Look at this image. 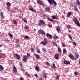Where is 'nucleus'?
<instances>
[{
	"label": "nucleus",
	"mask_w": 80,
	"mask_h": 80,
	"mask_svg": "<svg viewBox=\"0 0 80 80\" xmlns=\"http://www.w3.org/2000/svg\"><path fill=\"white\" fill-rule=\"evenodd\" d=\"M46 36L47 37H50V39H52V35L48 33H47Z\"/></svg>",
	"instance_id": "8"
},
{
	"label": "nucleus",
	"mask_w": 80,
	"mask_h": 80,
	"mask_svg": "<svg viewBox=\"0 0 80 80\" xmlns=\"http://www.w3.org/2000/svg\"><path fill=\"white\" fill-rule=\"evenodd\" d=\"M2 45H0V47H2Z\"/></svg>",
	"instance_id": "62"
},
{
	"label": "nucleus",
	"mask_w": 80,
	"mask_h": 80,
	"mask_svg": "<svg viewBox=\"0 0 80 80\" xmlns=\"http://www.w3.org/2000/svg\"><path fill=\"white\" fill-rule=\"evenodd\" d=\"M74 9H75V10L76 12H78V9H77V8L76 7H74Z\"/></svg>",
	"instance_id": "33"
},
{
	"label": "nucleus",
	"mask_w": 80,
	"mask_h": 80,
	"mask_svg": "<svg viewBox=\"0 0 80 80\" xmlns=\"http://www.w3.org/2000/svg\"><path fill=\"white\" fill-rule=\"evenodd\" d=\"M17 47H18V48H19V47H20V45H18V46Z\"/></svg>",
	"instance_id": "61"
},
{
	"label": "nucleus",
	"mask_w": 80,
	"mask_h": 80,
	"mask_svg": "<svg viewBox=\"0 0 80 80\" xmlns=\"http://www.w3.org/2000/svg\"><path fill=\"white\" fill-rule=\"evenodd\" d=\"M64 64H70V62L68 61H64Z\"/></svg>",
	"instance_id": "14"
},
{
	"label": "nucleus",
	"mask_w": 80,
	"mask_h": 80,
	"mask_svg": "<svg viewBox=\"0 0 80 80\" xmlns=\"http://www.w3.org/2000/svg\"><path fill=\"white\" fill-rule=\"evenodd\" d=\"M35 57L36 58L39 59L40 58V56L38 54H35Z\"/></svg>",
	"instance_id": "18"
},
{
	"label": "nucleus",
	"mask_w": 80,
	"mask_h": 80,
	"mask_svg": "<svg viewBox=\"0 0 80 80\" xmlns=\"http://www.w3.org/2000/svg\"><path fill=\"white\" fill-rule=\"evenodd\" d=\"M75 57L76 58H78V57L79 55H78V53L76 52L75 53Z\"/></svg>",
	"instance_id": "17"
},
{
	"label": "nucleus",
	"mask_w": 80,
	"mask_h": 80,
	"mask_svg": "<svg viewBox=\"0 0 80 80\" xmlns=\"http://www.w3.org/2000/svg\"><path fill=\"white\" fill-rule=\"evenodd\" d=\"M24 28L25 29H28V26L25 25L24 27Z\"/></svg>",
	"instance_id": "36"
},
{
	"label": "nucleus",
	"mask_w": 80,
	"mask_h": 80,
	"mask_svg": "<svg viewBox=\"0 0 80 80\" xmlns=\"http://www.w3.org/2000/svg\"><path fill=\"white\" fill-rule=\"evenodd\" d=\"M44 77L45 78H46L47 77V74H44Z\"/></svg>",
	"instance_id": "46"
},
{
	"label": "nucleus",
	"mask_w": 80,
	"mask_h": 80,
	"mask_svg": "<svg viewBox=\"0 0 80 80\" xmlns=\"http://www.w3.org/2000/svg\"><path fill=\"white\" fill-rule=\"evenodd\" d=\"M42 24H43V25H45V22H44L42 20H40L39 21V26H42Z\"/></svg>",
	"instance_id": "4"
},
{
	"label": "nucleus",
	"mask_w": 80,
	"mask_h": 80,
	"mask_svg": "<svg viewBox=\"0 0 80 80\" xmlns=\"http://www.w3.org/2000/svg\"><path fill=\"white\" fill-rule=\"evenodd\" d=\"M13 22H14V24H15V25H17V24H18L17 22V21H16L14 20Z\"/></svg>",
	"instance_id": "31"
},
{
	"label": "nucleus",
	"mask_w": 80,
	"mask_h": 80,
	"mask_svg": "<svg viewBox=\"0 0 80 80\" xmlns=\"http://www.w3.org/2000/svg\"><path fill=\"white\" fill-rule=\"evenodd\" d=\"M31 51L32 52H34V51H33V48H31Z\"/></svg>",
	"instance_id": "47"
},
{
	"label": "nucleus",
	"mask_w": 80,
	"mask_h": 80,
	"mask_svg": "<svg viewBox=\"0 0 80 80\" xmlns=\"http://www.w3.org/2000/svg\"><path fill=\"white\" fill-rule=\"evenodd\" d=\"M73 21L76 25H77L78 27H80V22H79V21L77 20V18H73Z\"/></svg>",
	"instance_id": "1"
},
{
	"label": "nucleus",
	"mask_w": 80,
	"mask_h": 80,
	"mask_svg": "<svg viewBox=\"0 0 80 80\" xmlns=\"http://www.w3.org/2000/svg\"><path fill=\"white\" fill-rule=\"evenodd\" d=\"M48 2L50 5H52L53 3L54 5H57V2L54 0H48Z\"/></svg>",
	"instance_id": "2"
},
{
	"label": "nucleus",
	"mask_w": 80,
	"mask_h": 80,
	"mask_svg": "<svg viewBox=\"0 0 80 80\" xmlns=\"http://www.w3.org/2000/svg\"><path fill=\"white\" fill-rule=\"evenodd\" d=\"M56 30L57 32H59L60 30V27L57 26L56 28Z\"/></svg>",
	"instance_id": "16"
},
{
	"label": "nucleus",
	"mask_w": 80,
	"mask_h": 80,
	"mask_svg": "<svg viewBox=\"0 0 80 80\" xmlns=\"http://www.w3.org/2000/svg\"><path fill=\"white\" fill-rule=\"evenodd\" d=\"M29 37L28 36L26 35L24 36V39H27L29 38Z\"/></svg>",
	"instance_id": "26"
},
{
	"label": "nucleus",
	"mask_w": 80,
	"mask_h": 80,
	"mask_svg": "<svg viewBox=\"0 0 80 80\" xmlns=\"http://www.w3.org/2000/svg\"><path fill=\"white\" fill-rule=\"evenodd\" d=\"M59 57H60V55L58 54H56L54 55V58L55 59H56V60H58V59Z\"/></svg>",
	"instance_id": "7"
},
{
	"label": "nucleus",
	"mask_w": 80,
	"mask_h": 80,
	"mask_svg": "<svg viewBox=\"0 0 80 80\" xmlns=\"http://www.w3.org/2000/svg\"><path fill=\"white\" fill-rule=\"evenodd\" d=\"M15 10H18V8L15 7Z\"/></svg>",
	"instance_id": "48"
},
{
	"label": "nucleus",
	"mask_w": 80,
	"mask_h": 80,
	"mask_svg": "<svg viewBox=\"0 0 80 80\" xmlns=\"http://www.w3.org/2000/svg\"><path fill=\"white\" fill-rule=\"evenodd\" d=\"M79 7L80 8V6H79Z\"/></svg>",
	"instance_id": "64"
},
{
	"label": "nucleus",
	"mask_w": 80,
	"mask_h": 80,
	"mask_svg": "<svg viewBox=\"0 0 80 80\" xmlns=\"http://www.w3.org/2000/svg\"><path fill=\"white\" fill-rule=\"evenodd\" d=\"M63 52L64 53H65V52H67V50L65 48H64L63 49Z\"/></svg>",
	"instance_id": "29"
},
{
	"label": "nucleus",
	"mask_w": 80,
	"mask_h": 80,
	"mask_svg": "<svg viewBox=\"0 0 80 80\" xmlns=\"http://www.w3.org/2000/svg\"><path fill=\"white\" fill-rule=\"evenodd\" d=\"M68 37L70 39H72V36L70 34H68Z\"/></svg>",
	"instance_id": "27"
},
{
	"label": "nucleus",
	"mask_w": 80,
	"mask_h": 80,
	"mask_svg": "<svg viewBox=\"0 0 80 80\" xmlns=\"http://www.w3.org/2000/svg\"><path fill=\"white\" fill-rule=\"evenodd\" d=\"M20 67H22V63H20Z\"/></svg>",
	"instance_id": "54"
},
{
	"label": "nucleus",
	"mask_w": 80,
	"mask_h": 80,
	"mask_svg": "<svg viewBox=\"0 0 80 80\" xmlns=\"http://www.w3.org/2000/svg\"><path fill=\"white\" fill-rule=\"evenodd\" d=\"M38 33H39L41 35H45V32L42 30H39L38 31Z\"/></svg>",
	"instance_id": "5"
},
{
	"label": "nucleus",
	"mask_w": 80,
	"mask_h": 80,
	"mask_svg": "<svg viewBox=\"0 0 80 80\" xmlns=\"http://www.w3.org/2000/svg\"><path fill=\"white\" fill-rule=\"evenodd\" d=\"M42 51L44 52H46V49L45 48H42Z\"/></svg>",
	"instance_id": "39"
},
{
	"label": "nucleus",
	"mask_w": 80,
	"mask_h": 80,
	"mask_svg": "<svg viewBox=\"0 0 80 80\" xmlns=\"http://www.w3.org/2000/svg\"><path fill=\"white\" fill-rule=\"evenodd\" d=\"M14 55L17 58V59H18V60H20V56L16 54H15Z\"/></svg>",
	"instance_id": "13"
},
{
	"label": "nucleus",
	"mask_w": 80,
	"mask_h": 80,
	"mask_svg": "<svg viewBox=\"0 0 80 80\" xmlns=\"http://www.w3.org/2000/svg\"><path fill=\"white\" fill-rule=\"evenodd\" d=\"M10 7L8 6L7 8V10H10Z\"/></svg>",
	"instance_id": "49"
},
{
	"label": "nucleus",
	"mask_w": 80,
	"mask_h": 80,
	"mask_svg": "<svg viewBox=\"0 0 80 80\" xmlns=\"http://www.w3.org/2000/svg\"><path fill=\"white\" fill-rule=\"evenodd\" d=\"M76 3L78 5H80V2L79 0H77L76 1Z\"/></svg>",
	"instance_id": "19"
},
{
	"label": "nucleus",
	"mask_w": 80,
	"mask_h": 80,
	"mask_svg": "<svg viewBox=\"0 0 80 80\" xmlns=\"http://www.w3.org/2000/svg\"><path fill=\"white\" fill-rule=\"evenodd\" d=\"M7 6L8 7H10V6H11V4L10 2H8L7 3Z\"/></svg>",
	"instance_id": "23"
},
{
	"label": "nucleus",
	"mask_w": 80,
	"mask_h": 80,
	"mask_svg": "<svg viewBox=\"0 0 80 80\" xmlns=\"http://www.w3.org/2000/svg\"><path fill=\"white\" fill-rule=\"evenodd\" d=\"M52 18L53 19H54V20H55L56 18H55V16H52Z\"/></svg>",
	"instance_id": "40"
},
{
	"label": "nucleus",
	"mask_w": 80,
	"mask_h": 80,
	"mask_svg": "<svg viewBox=\"0 0 80 80\" xmlns=\"http://www.w3.org/2000/svg\"><path fill=\"white\" fill-rule=\"evenodd\" d=\"M73 43L74 45H77V43H76V42H73Z\"/></svg>",
	"instance_id": "45"
},
{
	"label": "nucleus",
	"mask_w": 80,
	"mask_h": 80,
	"mask_svg": "<svg viewBox=\"0 0 80 80\" xmlns=\"http://www.w3.org/2000/svg\"><path fill=\"white\" fill-rule=\"evenodd\" d=\"M48 20H49V21L50 22H53L54 21V20H53V19H50V18H48Z\"/></svg>",
	"instance_id": "24"
},
{
	"label": "nucleus",
	"mask_w": 80,
	"mask_h": 80,
	"mask_svg": "<svg viewBox=\"0 0 80 80\" xmlns=\"http://www.w3.org/2000/svg\"><path fill=\"white\" fill-rule=\"evenodd\" d=\"M52 67L53 68H56L55 64H52Z\"/></svg>",
	"instance_id": "30"
},
{
	"label": "nucleus",
	"mask_w": 80,
	"mask_h": 80,
	"mask_svg": "<svg viewBox=\"0 0 80 80\" xmlns=\"http://www.w3.org/2000/svg\"><path fill=\"white\" fill-rule=\"evenodd\" d=\"M71 15H72L71 12H68L66 16L68 18H69L71 16Z\"/></svg>",
	"instance_id": "11"
},
{
	"label": "nucleus",
	"mask_w": 80,
	"mask_h": 80,
	"mask_svg": "<svg viewBox=\"0 0 80 80\" xmlns=\"http://www.w3.org/2000/svg\"><path fill=\"white\" fill-rule=\"evenodd\" d=\"M19 79L20 80H25V79H24V78L22 77L20 78Z\"/></svg>",
	"instance_id": "42"
},
{
	"label": "nucleus",
	"mask_w": 80,
	"mask_h": 80,
	"mask_svg": "<svg viewBox=\"0 0 80 80\" xmlns=\"http://www.w3.org/2000/svg\"><path fill=\"white\" fill-rule=\"evenodd\" d=\"M74 74L75 75H78V73L77 72H74Z\"/></svg>",
	"instance_id": "50"
},
{
	"label": "nucleus",
	"mask_w": 80,
	"mask_h": 80,
	"mask_svg": "<svg viewBox=\"0 0 80 80\" xmlns=\"http://www.w3.org/2000/svg\"><path fill=\"white\" fill-rule=\"evenodd\" d=\"M45 10H47V11H50V9L49 7H46L45 8Z\"/></svg>",
	"instance_id": "20"
},
{
	"label": "nucleus",
	"mask_w": 80,
	"mask_h": 80,
	"mask_svg": "<svg viewBox=\"0 0 80 80\" xmlns=\"http://www.w3.org/2000/svg\"><path fill=\"white\" fill-rule=\"evenodd\" d=\"M46 64H47V65H50V63L48 62H46Z\"/></svg>",
	"instance_id": "43"
},
{
	"label": "nucleus",
	"mask_w": 80,
	"mask_h": 80,
	"mask_svg": "<svg viewBox=\"0 0 80 80\" xmlns=\"http://www.w3.org/2000/svg\"><path fill=\"white\" fill-rule=\"evenodd\" d=\"M48 25L49 27H50V28H51L52 27V25H50V24H48Z\"/></svg>",
	"instance_id": "53"
},
{
	"label": "nucleus",
	"mask_w": 80,
	"mask_h": 80,
	"mask_svg": "<svg viewBox=\"0 0 80 80\" xmlns=\"http://www.w3.org/2000/svg\"><path fill=\"white\" fill-rule=\"evenodd\" d=\"M43 17H46V15H45V14H43Z\"/></svg>",
	"instance_id": "57"
},
{
	"label": "nucleus",
	"mask_w": 80,
	"mask_h": 80,
	"mask_svg": "<svg viewBox=\"0 0 80 80\" xmlns=\"http://www.w3.org/2000/svg\"><path fill=\"white\" fill-rule=\"evenodd\" d=\"M0 69H1V70H3L4 69L2 65H0Z\"/></svg>",
	"instance_id": "21"
},
{
	"label": "nucleus",
	"mask_w": 80,
	"mask_h": 80,
	"mask_svg": "<svg viewBox=\"0 0 80 80\" xmlns=\"http://www.w3.org/2000/svg\"><path fill=\"white\" fill-rule=\"evenodd\" d=\"M27 56H24L23 58V61L24 62H26L27 60Z\"/></svg>",
	"instance_id": "12"
},
{
	"label": "nucleus",
	"mask_w": 80,
	"mask_h": 80,
	"mask_svg": "<svg viewBox=\"0 0 80 80\" xmlns=\"http://www.w3.org/2000/svg\"><path fill=\"white\" fill-rule=\"evenodd\" d=\"M62 47H65V44H64V43H62Z\"/></svg>",
	"instance_id": "44"
},
{
	"label": "nucleus",
	"mask_w": 80,
	"mask_h": 80,
	"mask_svg": "<svg viewBox=\"0 0 80 80\" xmlns=\"http://www.w3.org/2000/svg\"><path fill=\"white\" fill-rule=\"evenodd\" d=\"M35 68L37 71H38V70H39V67H36Z\"/></svg>",
	"instance_id": "28"
},
{
	"label": "nucleus",
	"mask_w": 80,
	"mask_h": 80,
	"mask_svg": "<svg viewBox=\"0 0 80 80\" xmlns=\"http://www.w3.org/2000/svg\"><path fill=\"white\" fill-rule=\"evenodd\" d=\"M27 55L28 57H30V53H27Z\"/></svg>",
	"instance_id": "51"
},
{
	"label": "nucleus",
	"mask_w": 80,
	"mask_h": 80,
	"mask_svg": "<svg viewBox=\"0 0 80 80\" xmlns=\"http://www.w3.org/2000/svg\"><path fill=\"white\" fill-rule=\"evenodd\" d=\"M68 32H69L70 33L71 32V31H70V30H68Z\"/></svg>",
	"instance_id": "59"
},
{
	"label": "nucleus",
	"mask_w": 80,
	"mask_h": 80,
	"mask_svg": "<svg viewBox=\"0 0 80 80\" xmlns=\"http://www.w3.org/2000/svg\"><path fill=\"white\" fill-rule=\"evenodd\" d=\"M36 77H37V78H38V75H37V74H35V75H34Z\"/></svg>",
	"instance_id": "52"
},
{
	"label": "nucleus",
	"mask_w": 80,
	"mask_h": 80,
	"mask_svg": "<svg viewBox=\"0 0 80 80\" xmlns=\"http://www.w3.org/2000/svg\"><path fill=\"white\" fill-rule=\"evenodd\" d=\"M56 78H57L58 79H59V76H57V77H56Z\"/></svg>",
	"instance_id": "56"
},
{
	"label": "nucleus",
	"mask_w": 80,
	"mask_h": 80,
	"mask_svg": "<svg viewBox=\"0 0 80 80\" xmlns=\"http://www.w3.org/2000/svg\"><path fill=\"white\" fill-rule=\"evenodd\" d=\"M56 46H57V45H58L56 43V44H55Z\"/></svg>",
	"instance_id": "63"
},
{
	"label": "nucleus",
	"mask_w": 80,
	"mask_h": 80,
	"mask_svg": "<svg viewBox=\"0 0 80 80\" xmlns=\"http://www.w3.org/2000/svg\"><path fill=\"white\" fill-rule=\"evenodd\" d=\"M37 52H38V53H40V51L39 49H37Z\"/></svg>",
	"instance_id": "41"
},
{
	"label": "nucleus",
	"mask_w": 80,
	"mask_h": 80,
	"mask_svg": "<svg viewBox=\"0 0 80 80\" xmlns=\"http://www.w3.org/2000/svg\"><path fill=\"white\" fill-rule=\"evenodd\" d=\"M69 57L72 60H73V58H74V56L72 54H69Z\"/></svg>",
	"instance_id": "9"
},
{
	"label": "nucleus",
	"mask_w": 80,
	"mask_h": 80,
	"mask_svg": "<svg viewBox=\"0 0 80 80\" xmlns=\"http://www.w3.org/2000/svg\"><path fill=\"white\" fill-rule=\"evenodd\" d=\"M54 38H55V39H57V38H58V36H55L54 37Z\"/></svg>",
	"instance_id": "34"
},
{
	"label": "nucleus",
	"mask_w": 80,
	"mask_h": 80,
	"mask_svg": "<svg viewBox=\"0 0 80 80\" xmlns=\"http://www.w3.org/2000/svg\"><path fill=\"white\" fill-rule=\"evenodd\" d=\"M37 3H38V4H40V5H41L42 7H44V5H43V2H42L40 0H38L37 1Z\"/></svg>",
	"instance_id": "6"
},
{
	"label": "nucleus",
	"mask_w": 80,
	"mask_h": 80,
	"mask_svg": "<svg viewBox=\"0 0 80 80\" xmlns=\"http://www.w3.org/2000/svg\"><path fill=\"white\" fill-rule=\"evenodd\" d=\"M16 43H18L19 42H20V40H19L17 39L16 40Z\"/></svg>",
	"instance_id": "37"
},
{
	"label": "nucleus",
	"mask_w": 80,
	"mask_h": 80,
	"mask_svg": "<svg viewBox=\"0 0 80 80\" xmlns=\"http://www.w3.org/2000/svg\"><path fill=\"white\" fill-rule=\"evenodd\" d=\"M24 22H25V23H27V20H26L24 19L23 20Z\"/></svg>",
	"instance_id": "55"
},
{
	"label": "nucleus",
	"mask_w": 80,
	"mask_h": 80,
	"mask_svg": "<svg viewBox=\"0 0 80 80\" xmlns=\"http://www.w3.org/2000/svg\"><path fill=\"white\" fill-rule=\"evenodd\" d=\"M9 35L10 38H13V35L10 33H9Z\"/></svg>",
	"instance_id": "22"
},
{
	"label": "nucleus",
	"mask_w": 80,
	"mask_h": 80,
	"mask_svg": "<svg viewBox=\"0 0 80 80\" xmlns=\"http://www.w3.org/2000/svg\"><path fill=\"white\" fill-rule=\"evenodd\" d=\"M53 44H54V45H55V44H56V43L55 42H53Z\"/></svg>",
	"instance_id": "60"
},
{
	"label": "nucleus",
	"mask_w": 80,
	"mask_h": 80,
	"mask_svg": "<svg viewBox=\"0 0 80 80\" xmlns=\"http://www.w3.org/2000/svg\"><path fill=\"white\" fill-rule=\"evenodd\" d=\"M39 80H42V78L40 77V78L39 79Z\"/></svg>",
	"instance_id": "58"
},
{
	"label": "nucleus",
	"mask_w": 80,
	"mask_h": 80,
	"mask_svg": "<svg viewBox=\"0 0 80 80\" xmlns=\"http://www.w3.org/2000/svg\"><path fill=\"white\" fill-rule=\"evenodd\" d=\"M58 50L60 52H62V50H61V49H60V48H58Z\"/></svg>",
	"instance_id": "32"
},
{
	"label": "nucleus",
	"mask_w": 80,
	"mask_h": 80,
	"mask_svg": "<svg viewBox=\"0 0 80 80\" xmlns=\"http://www.w3.org/2000/svg\"><path fill=\"white\" fill-rule=\"evenodd\" d=\"M26 75H28V76H29V77H30V75L27 72H25Z\"/></svg>",
	"instance_id": "38"
},
{
	"label": "nucleus",
	"mask_w": 80,
	"mask_h": 80,
	"mask_svg": "<svg viewBox=\"0 0 80 80\" xmlns=\"http://www.w3.org/2000/svg\"><path fill=\"white\" fill-rule=\"evenodd\" d=\"M1 18L2 19H4V17L3 16V13L2 12H1Z\"/></svg>",
	"instance_id": "25"
},
{
	"label": "nucleus",
	"mask_w": 80,
	"mask_h": 80,
	"mask_svg": "<svg viewBox=\"0 0 80 80\" xmlns=\"http://www.w3.org/2000/svg\"><path fill=\"white\" fill-rule=\"evenodd\" d=\"M70 27H71V26L69 25H68V26L67 27V28H68V29H69Z\"/></svg>",
	"instance_id": "35"
},
{
	"label": "nucleus",
	"mask_w": 80,
	"mask_h": 80,
	"mask_svg": "<svg viewBox=\"0 0 80 80\" xmlns=\"http://www.w3.org/2000/svg\"><path fill=\"white\" fill-rule=\"evenodd\" d=\"M29 10H31L32 12H35V10L33 9V8H32L31 7H30L29 8Z\"/></svg>",
	"instance_id": "15"
},
{
	"label": "nucleus",
	"mask_w": 80,
	"mask_h": 80,
	"mask_svg": "<svg viewBox=\"0 0 80 80\" xmlns=\"http://www.w3.org/2000/svg\"><path fill=\"white\" fill-rule=\"evenodd\" d=\"M13 71L14 73H16L17 72V68H16V67L15 66H14L13 67Z\"/></svg>",
	"instance_id": "10"
},
{
	"label": "nucleus",
	"mask_w": 80,
	"mask_h": 80,
	"mask_svg": "<svg viewBox=\"0 0 80 80\" xmlns=\"http://www.w3.org/2000/svg\"><path fill=\"white\" fill-rule=\"evenodd\" d=\"M41 43L43 45H45L46 44H47L48 43L47 40L46 39H44L43 42L42 41Z\"/></svg>",
	"instance_id": "3"
}]
</instances>
